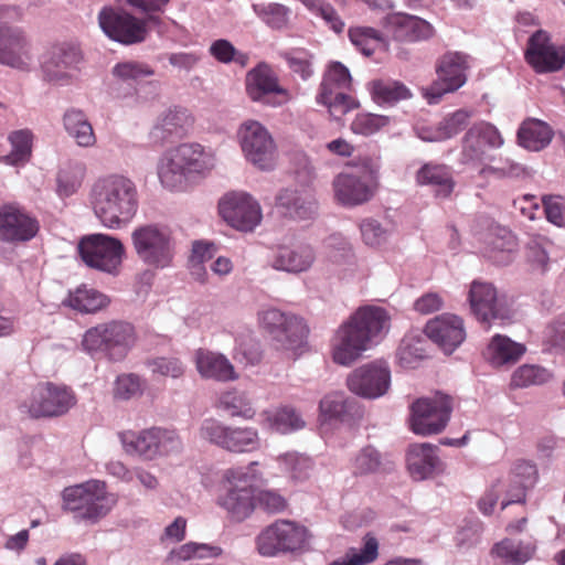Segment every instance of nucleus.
<instances>
[{
	"mask_svg": "<svg viewBox=\"0 0 565 565\" xmlns=\"http://www.w3.org/2000/svg\"><path fill=\"white\" fill-rule=\"evenodd\" d=\"M391 316L379 306H363L339 326L332 339V359L350 365L387 333Z\"/></svg>",
	"mask_w": 565,
	"mask_h": 565,
	"instance_id": "1",
	"label": "nucleus"
},
{
	"mask_svg": "<svg viewBox=\"0 0 565 565\" xmlns=\"http://www.w3.org/2000/svg\"><path fill=\"white\" fill-rule=\"evenodd\" d=\"M92 204L96 216L106 227L119 228L137 212L136 185L119 174L100 178L92 189Z\"/></svg>",
	"mask_w": 565,
	"mask_h": 565,
	"instance_id": "2",
	"label": "nucleus"
},
{
	"mask_svg": "<svg viewBox=\"0 0 565 565\" xmlns=\"http://www.w3.org/2000/svg\"><path fill=\"white\" fill-rule=\"evenodd\" d=\"M215 167V157L202 145L181 143L169 150L158 164L161 184L170 190H183L190 181L204 178Z\"/></svg>",
	"mask_w": 565,
	"mask_h": 565,
	"instance_id": "3",
	"label": "nucleus"
},
{
	"mask_svg": "<svg viewBox=\"0 0 565 565\" xmlns=\"http://www.w3.org/2000/svg\"><path fill=\"white\" fill-rule=\"evenodd\" d=\"M257 466V461H252L247 467H235L224 471L226 492L217 502L232 521L246 520L256 508L255 482L260 478V473L255 469Z\"/></svg>",
	"mask_w": 565,
	"mask_h": 565,
	"instance_id": "4",
	"label": "nucleus"
},
{
	"mask_svg": "<svg viewBox=\"0 0 565 565\" xmlns=\"http://www.w3.org/2000/svg\"><path fill=\"white\" fill-rule=\"evenodd\" d=\"M115 504V499L106 490V483L89 480L67 487L63 491V508L74 513L79 521L96 522L105 516Z\"/></svg>",
	"mask_w": 565,
	"mask_h": 565,
	"instance_id": "5",
	"label": "nucleus"
},
{
	"mask_svg": "<svg viewBox=\"0 0 565 565\" xmlns=\"http://www.w3.org/2000/svg\"><path fill=\"white\" fill-rule=\"evenodd\" d=\"M124 450L145 460L181 452L182 440L173 429L151 427L140 431L125 430L119 434Z\"/></svg>",
	"mask_w": 565,
	"mask_h": 565,
	"instance_id": "6",
	"label": "nucleus"
},
{
	"mask_svg": "<svg viewBox=\"0 0 565 565\" xmlns=\"http://www.w3.org/2000/svg\"><path fill=\"white\" fill-rule=\"evenodd\" d=\"M137 340L132 324L125 321H110L89 328L82 344L88 352H102L109 360L120 361L126 358Z\"/></svg>",
	"mask_w": 565,
	"mask_h": 565,
	"instance_id": "7",
	"label": "nucleus"
},
{
	"mask_svg": "<svg viewBox=\"0 0 565 565\" xmlns=\"http://www.w3.org/2000/svg\"><path fill=\"white\" fill-rule=\"evenodd\" d=\"M131 241L138 258L149 267L162 269L172 264L174 242L167 227L154 224L135 228Z\"/></svg>",
	"mask_w": 565,
	"mask_h": 565,
	"instance_id": "8",
	"label": "nucleus"
},
{
	"mask_svg": "<svg viewBox=\"0 0 565 565\" xmlns=\"http://www.w3.org/2000/svg\"><path fill=\"white\" fill-rule=\"evenodd\" d=\"M76 403V394L70 386L43 382L33 387L22 408L32 418H53L65 415Z\"/></svg>",
	"mask_w": 565,
	"mask_h": 565,
	"instance_id": "9",
	"label": "nucleus"
},
{
	"mask_svg": "<svg viewBox=\"0 0 565 565\" xmlns=\"http://www.w3.org/2000/svg\"><path fill=\"white\" fill-rule=\"evenodd\" d=\"M199 435L202 439L235 454L253 452L260 447V438L256 428L228 426L215 418L203 420Z\"/></svg>",
	"mask_w": 565,
	"mask_h": 565,
	"instance_id": "10",
	"label": "nucleus"
},
{
	"mask_svg": "<svg viewBox=\"0 0 565 565\" xmlns=\"http://www.w3.org/2000/svg\"><path fill=\"white\" fill-rule=\"evenodd\" d=\"M148 22L157 23L159 18L148 15L147 19H137L128 12L111 7L103 8L98 14V23L104 33L125 45L143 42L148 36Z\"/></svg>",
	"mask_w": 565,
	"mask_h": 565,
	"instance_id": "11",
	"label": "nucleus"
},
{
	"mask_svg": "<svg viewBox=\"0 0 565 565\" xmlns=\"http://www.w3.org/2000/svg\"><path fill=\"white\" fill-rule=\"evenodd\" d=\"M305 526L289 520H277L256 537V547L263 556L301 550L308 541Z\"/></svg>",
	"mask_w": 565,
	"mask_h": 565,
	"instance_id": "12",
	"label": "nucleus"
},
{
	"mask_svg": "<svg viewBox=\"0 0 565 565\" xmlns=\"http://www.w3.org/2000/svg\"><path fill=\"white\" fill-rule=\"evenodd\" d=\"M242 151L253 166L271 170L277 159L276 143L267 128L257 120H246L238 129Z\"/></svg>",
	"mask_w": 565,
	"mask_h": 565,
	"instance_id": "13",
	"label": "nucleus"
},
{
	"mask_svg": "<svg viewBox=\"0 0 565 565\" xmlns=\"http://www.w3.org/2000/svg\"><path fill=\"white\" fill-rule=\"evenodd\" d=\"M78 252L87 266L116 275L122 262L124 245L115 237L92 234L81 239Z\"/></svg>",
	"mask_w": 565,
	"mask_h": 565,
	"instance_id": "14",
	"label": "nucleus"
},
{
	"mask_svg": "<svg viewBox=\"0 0 565 565\" xmlns=\"http://www.w3.org/2000/svg\"><path fill=\"white\" fill-rule=\"evenodd\" d=\"M258 321L259 326L273 340L286 350L301 347L309 332L301 318L286 315L275 308L260 311L258 313Z\"/></svg>",
	"mask_w": 565,
	"mask_h": 565,
	"instance_id": "15",
	"label": "nucleus"
},
{
	"mask_svg": "<svg viewBox=\"0 0 565 565\" xmlns=\"http://www.w3.org/2000/svg\"><path fill=\"white\" fill-rule=\"evenodd\" d=\"M218 212L230 226L242 232L254 231L263 220L259 203L242 191L226 193L218 202Z\"/></svg>",
	"mask_w": 565,
	"mask_h": 565,
	"instance_id": "16",
	"label": "nucleus"
},
{
	"mask_svg": "<svg viewBox=\"0 0 565 565\" xmlns=\"http://www.w3.org/2000/svg\"><path fill=\"white\" fill-rule=\"evenodd\" d=\"M469 56L460 52H447L436 67L438 79L426 88L428 104H438L445 94L454 93L465 85Z\"/></svg>",
	"mask_w": 565,
	"mask_h": 565,
	"instance_id": "17",
	"label": "nucleus"
},
{
	"mask_svg": "<svg viewBox=\"0 0 565 565\" xmlns=\"http://www.w3.org/2000/svg\"><path fill=\"white\" fill-rule=\"evenodd\" d=\"M0 64L22 72L30 71L33 64L32 44L21 28L0 24Z\"/></svg>",
	"mask_w": 565,
	"mask_h": 565,
	"instance_id": "18",
	"label": "nucleus"
},
{
	"mask_svg": "<svg viewBox=\"0 0 565 565\" xmlns=\"http://www.w3.org/2000/svg\"><path fill=\"white\" fill-rule=\"evenodd\" d=\"M83 62L81 49L72 43L53 45L42 62V72L47 82L63 84L70 82Z\"/></svg>",
	"mask_w": 565,
	"mask_h": 565,
	"instance_id": "19",
	"label": "nucleus"
},
{
	"mask_svg": "<svg viewBox=\"0 0 565 565\" xmlns=\"http://www.w3.org/2000/svg\"><path fill=\"white\" fill-rule=\"evenodd\" d=\"M426 338L450 355L467 338L465 321L455 313L438 315L426 322Z\"/></svg>",
	"mask_w": 565,
	"mask_h": 565,
	"instance_id": "20",
	"label": "nucleus"
},
{
	"mask_svg": "<svg viewBox=\"0 0 565 565\" xmlns=\"http://www.w3.org/2000/svg\"><path fill=\"white\" fill-rule=\"evenodd\" d=\"M390 383V369L380 362H372L355 369L347 380L348 387L352 393L367 398L384 395Z\"/></svg>",
	"mask_w": 565,
	"mask_h": 565,
	"instance_id": "21",
	"label": "nucleus"
},
{
	"mask_svg": "<svg viewBox=\"0 0 565 565\" xmlns=\"http://www.w3.org/2000/svg\"><path fill=\"white\" fill-rule=\"evenodd\" d=\"M246 89L255 102L280 106L290 99L287 89L279 85L278 77L266 64H260L247 73Z\"/></svg>",
	"mask_w": 565,
	"mask_h": 565,
	"instance_id": "22",
	"label": "nucleus"
},
{
	"mask_svg": "<svg viewBox=\"0 0 565 565\" xmlns=\"http://www.w3.org/2000/svg\"><path fill=\"white\" fill-rule=\"evenodd\" d=\"M39 230V221L23 209L12 204L0 207V241L12 244L29 242Z\"/></svg>",
	"mask_w": 565,
	"mask_h": 565,
	"instance_id": "23",
	"label": "nucleus"
},
{
	"mask_svg": "<svg viewBox=\"0 0 565 565\" xmlns=\"http://www.w3.org/2000/svg\"><path fill=\"white\" fill-rule=\"evenodd\" d=\"M503 139L499 130L489 122L473 125L462 138L461 162L480 163L493 148H499Z\"/></svg>",
	"mask_w": 565,
	"mask_h": 565,
	"instance_id": "24",
	"label": "nucleus"
},
{
	"mask_svg": "<svg viewBox=\"0 0 565 565\" xmlns=\"http://www.w3.org/2000/svg\"><path fill=\"white\" fill-rule=\"evenodd\" d=\"M526 62L537 73L557 72L565 65V51L551 43L545 31H536L527 42Z\"/></svg>",
	"mask_w": 565,
	"mask_h": 565,
	"instance_id": "25",
	"label": "nucleus"
},
{
	"mask_svg": "<svg viewBox=\"0 0 565 565\" xmlns=\"http://www.w3.org/2000/svg\"><path fill=\"white\" fill-rule=\"evenodd\" d=\"M469 302L475 317L487 328L493 320H509V309L499 301L495 288L488 282L473 281L469 291Z\"/></svg>",
	"mask_w": 565,
	"mask_h": 565,
	"instance_id": "26",
	"label": "nucleus"
},
{
	"mask_svg": "<svg viewBox=\"0 0 565 565\" xmlns=\"http://www.w3.org/2000/svg\"><path fill=\"white\" fill-rule=\"evenodd\" d=\"M332 184L335 199L347 206L366 203L377 191L375 183H370L352 173L338 174Z\"/></svg>",
	"mask_w": 565,
	"mask_h": 565,
	"instance_id": "27",
	"label": "nucleus"
},
{
	"mask_svg": "<svg viewBox=\"0 0 565 565\" xmlns=\"http://www.w3.org/2000/svg\"><path fill=\"white\" fill-rule=\"evenodd\" d=\"M195 366L204 379L218 382H230L238 379L233 364L221 354L205 349H199L195 353Z\"/></svg>",
	"mask_w": 565,
	"mask_h": 565,
	"instance_id": "28",
	"label": "nucleus"
},
{
	"mask_svg": "<svg viewBox=\"0 0 565 565\" xmlns=\"http://www.w3.org/2000/svg\"><path fill=\"white\" fill-rule=\"evenodd\" d=\"M454 409V397L440 392H434L426 397V435L443 431Z\"/></svg>",
	"mask_w": 565,
	"mask_h": 565,
	"instance_id": "29",
	"label": "nucleus"
},
{
	"mask_svg": "<svg viewBox=\"0 0 565 565\" xmlns=\"http://www.w3.org/2000/svg\"><path fill=\"white\" fill-rule=\"evenodd\" d=\"M264 428L280 434H289L302 429L306 425L302 416L292 406H280L275 411H264L260 414Z\"/></svg>",
	"mask_w": 565,
	"mask_h": 565,
	"instance_id": "30",
	"label": "nucleus"
},
{
	"mask_svg": "<svg viewBox=\"0 0 565 565\" xmlns=\"http://www.w3.org/2000/svg\"><path fill=\"white\" fill-rule=\"evenodd\" d=\"M315 253L309 245L279 247L273 266L290 273L305 271L312 265Z\"/></svg>",
	"mask_w": 565,
	"mask_h": 565,
	"instance_id": "31",
	"label": "nucleus"
},
{
	"mask_svg": "<svg viewBox=\"0 0 565 565\" xmlns=\"http://www.w3.org/2000/svg\"><path fill=\"white\" fill-rule=\"evenodd\" d=\"M277 205L291 218L306 220L316 212V201L308 191L286 189L277 196Z\"/></svg>",
	"mask_w": 565,
	"mask_h": 565,
	"instance_id": "32",
	"label": "nucleus"
},
{
	"mask_svg": "<svg viewBox=\"0 0 565 565\" xmlns=\"http://www.w3.org/2000/svg\"><path fill=\"white\" fill-rule=\"evenodd\" d=\"M537 480L535 465L526 460H518L511 471L512 489L509 491L510 499L502 503V509L511 503L524 502L525 491L532 488Z\"/></svg>",
	"mask_w": 565,
	"mask_h": 565,
	"instance_id": "33",
	"label": "nucleus"
},
{
	"mask_svg": "<svg viewBox=\"0 0 565 565\" xmlns=\"http://www.w3.org/2000/svg\"><path fill=\"white\" fill-rule=\"evenodd\" d=\"M192 124L193 119L186 109H168L153 127L152 135L160 140L171 136L182 137Z\"/></svg>",
	"mask_w": 565,
	"mask_h": 565,
	"instance_id": "34",
	"label": "nucleus"
},
{
	"mask_svg": "<svg viewBox=\"0 0 565 565\" xmlns=\"http://www.w3.org/2000/svg\"><path fill=\"white\" fill-rule=\"evenodd\" d=\"M524 344L510 338L495 334L487 347L486 355L494 366L515 363L525 353Z\"/></svg>",
	"mask_w": 565,
	"mask_h": 565,
	"instance_id": "35",
	"label": "nucleus"
},
{
	"mask_svg": "<svg viewBox=\"0 0 565 565\" xmlns=\"http://www.w3.org/2000/svg\"><path fill=\"white\" fill-rule=\"evenodd\" d=\"M216 407L231 417L253 419L256 415L250 394L236 388L222 392L217 398Z\"/></svg>",
	"mask_w": 565,
	"mask_h": 565,
	"instance_id": "36",
	"label": "nucleus"
},
{
	"mask_svg": "<svg viewBox=\"0 0 565 565\" xmlns=\"http://www.w3.org/2000/svg\"><path fill=\"white\" fill-rule=\"evenodd\" d=\"M66 131L81 147H93L96 143L94 129L81 109L71 108L63 117Z\"/></svg>",
	"mask_w": 565,
	"mask_h": 565,
	"instance_id": "37",
	"label": "nucleus"
},
{
	"mask_svg": "<svg viewBox=\"0 0 565 565\" xmlns=\"http://www.w3.org/2000/svg\"><path fill=\"white\" fill-rule=\"evenodd\" d=\"M423 20L414 14L393 13L385 18V25L398 41H416L423 28Z\"/></svg>",
	"mask_w": 565,
	"mask_h": 565,
	"instance_id": "38",
	"label": "nucleus"
},
{
	"mask_svg": "<svg viewBox=\"0 0 565 565\" xmlns=\"http://www.w3.org/2000/svg\"><path fill=\"white\" fill-rule=\"evenodd\" d=\"M379 540L372 533H366L360 548H348L342 557L332 561L330 565H370L379 558Z\"/></svg>",
	"mask_w": 565,
	"mask_h": 565,
	"instance_id": "39",
	"label": "nucleus"
},
{
	"mask_svg": "<svg viewBox=\"0 0 565 565\" xmlns=\"http://www.w3.org/2000/svg\"><path fill=\"white\" fill-rule=\"evenodd\" d=\"M518 138L524 148L539 151L551 142L552 131L546 124L532 120L523 122L518 131Z\"/></svg>",
	"mask_w": 565,
	"mask_h": 565,
	"instance_id": "40",
	"label": "nucleus"
},
{
	"mask_svg": "<svg viewBox=\"0 0 565 565\" xmlns=\"http://www.w3.org/2000/svg\"><path fill=\"white\" fill-rule=\"evenodd\" d=\"M471 116L469 110H456L426 134V141H441L458 135L468 125Z\"/></svg>",
	"mask_w": 565,
	"mask_h": 565,
	"instance_id": "41",
	"label": "nucleus"
},
{
	"mask_svg": "<svg viewBox=\"0 0 565 565\" xmlns=\"http://www.w3.org/2000/svg\"><path fill=\"white\" fill-rule=\"evenodd\" d=\"M371 94L376 104L390 106L412 97L411 90L403 83L384 79L372 82Z\"/></svg>",
	"mask_w": 565,
	"mask_h": 565,
	"instance_id": "42",
	"label": "nucleus"
},
{
	"mask_svg": "<svg viewBox=\"0 0 565 565\" xmlns=\"http://www.w3.org/2000/svg\"><path fill=\"white\" fill-rule=\"evenodd\" d=\"M351 43L365 56H371L376 50L386 49L383 34L371 26H352L349 29Z\"/></svg>",
	"mask_w": 565,
	"mask_h": 565,
	"instance_id": "43",
	"label": "nucleus"
},
{
	"mask_svg": "<svg viewBox=\"0 0 565 565\" xmlns=\"http://www.w3.org/2000/svg\"><path fill=\"white\" fill-rule=\"evenodd\" d=\"M397 358L401 366L415 369L424 359V340L422 331L407 333L398 348Z\"/></svg>",
	"mask_w": 565,
	"mask_h": 565,
	"instance_id": "44",
	"label": "nucleus"
},
{
	"mask_svg": "<svg viewBox=\"0 0 565 565\" xmlns=\"http://www.w3.org/2000/svg\"><path fill=\"white\" fill-rule=\"evenodd\" d=\"M67 303L77 311L93 313L105 308L108 305V299L102 292L82 286L70 294Z\"/></svg>",
	"mask_w": 565,
	"mask_h": 565,
	"instance_id": "45",
	"label": "nucleus"
},
{
	"mask_svg": "<svg viewBox=\"0 0 565 565\" xmlns=\"http://www.w3.org/2000/svg\"><path fill=\"white\" fill-rule=\"evenodd\" d=\"M534 551L535 546L533 544L515 543L509 539H504L497 543L492 550L498 557L504 559L505 563L513 565L524 564L531 559Z\"/></svg>",
	"mask_w": 565,
	"mask_h": 565,
	"instance_id": "46",
	"label": "nucleus"
},
{
	"mask_svg": "<svg viewBox=\"0 0 565 565\" xmlns=\"http://www.w3.org/2000/svg\"><path fill=\"white\" fill-rule=\"evenodd\" d=\"M551 246L552 243L545 237L536 236L529 241L525 247V260L532 271L544 274L548 269Z\"/></svg>",
	"mask_w": 565,
	"mask_h": 565,
	"instance_id": "47",
	"label": "nucleus"
},
{
	"mask_svg": "<svg viewBox=\"0 0 565 565\" xmlns=\"http://www.w3.org/2000/svg\"><path fill=\"white\" fill-rule=\"evenodd\" d=\"M255 14L269 28L281 30L289 22L290 10L286 6L276 2H262L252 6Z\"/></svg>",
	"mask_w": 565,
	"mask_h": 565,
	"instance_id": "48",
	"label": "nucleus"
},
{
	"mask_svg": "<svg viewBox=\"0 0 565 565\" xmlns=\"http://www.w3.org/2000/svg\"><path fill=\"white\" fill-rule=\"evenodd\" d=\"M551 379L552 374L545 367L535 364H523L512 373L510 385L514 388H526L545 384Z\"/></svg>",
	"mask_w": 565,
	"mask_h": 565,
	"instance_id": "49",
	"label": "nucleus"
},
{
	"mask_svg": "<svg viewBox=\"0 0 565 565\" xmlns=\"http://www.w3.org/2000/svg\"><path fill=\"white\" fill-rule=\"evenodd\" d=\"M351 83L352 78L349 70L340 62H334L324 73L319 93H322L324 98L331 92L350 89Z\"/></svg>",
	"mask_w": 565,
	"mask_h": 565,
	"instance_id": "50",
	"label": "nucleus"
},
{
	"mask_svg": "<svg viewBox=\"0 0 565 565\" xmlns=\"http://www.w3.org/2000/svg\"><path fill=\"white\" fill-rule=\"evenodd\" d=\"M516 248V237L511 232L503 231L502 235L491 238L487 255L492 262L504 265L512 260V254Z\"/></svg>",
	"mask_w": 565,
	"mask_h": 565,
	"instance_id": "51",
	"label": "nucleus"
},
{
	"mask_svg": "<svg viewBox=\"0 0 565 565\" xmlns=\"http://www.w3.org/2000/svg\"><path fill=\"white\" fill-rule=\"evenodd\" d=\"M426 185L436 198H448L454 190L451 173L447 167L426 164Z\"/></svg>",
	"mask_w": 565,
	"mask_h": 565,
	"instance_id": "52",
	"label": "nucleus"
},
{
	"mask_svg": "<svg viewBox=\"0 0 565 565\" xmlns=\"http://www.w3.org/2000/svg\"><path fill=\"white\" fill-rule=\"evenodd\" d=\"M317 102L328 107L329 113L335 119H340L349 111L359 108V102L352 96L344 93V90L331 92L324 98L322 93L317 96Z\"/></svg>",
	"mask_w": 565,
	"mask_h": 565,
	"instance_id": "53",
	"label": "nucleus"
},
{
	"mask_svg": "<svg viewBox=\"0 0 565 565\" xmlns=\"http://www.w3.org/2000/svg\"><path fill=\"white\" fill-rule=\"evenodd\" d=\"M12 146L11 152L4 157V161L10 164L25 162L31 156L32 134L28 129L13 131L9 136Z\"/></svg>",
	"mask_w": 565,
	"mask_h": 565,
	"instance_id": "54",
	"label": "nucleus"
},
{
	"mask_svg": "<svg viewBox=\"0 0 565 565\" xmlns=\"http://www.w3.org/2000/svg\"><path fill=\"white\" fill-rule=\"evenodd\" d=\"M300 1L311 13L320 17L335 33H341L344 30L345 23L337 12L335 8L327 0Z\"/></svg>",
	"mask_w": 565,
	"mask_h": 565,
	"instance_id": "55",
	"label": "nucleus"
},
{
	"mask_svg": "<svg viewBox=\"0 0 565 565\" xmlns=\"http://www.w3.org/2000/svg\"><path fill=\"white\" fill-rule=\"evenodd\" d=\"M390 122L388 117L369 113L358 114L350 125L355 135L371 136L380 131Z\"/></svg>",
	"mask_w": 565,
	"mask_h": 565,
	"instance_id": "56",
	"label": "nucleus"
},
{
	"mask_svg": "<svg viewBox=\"0 0 565 565\" xmlns=\"http://www.w3.org/2000/svg\"><path fill=\"white\" fill-rule=\"evenodd\" d=\"M113 74L124 82H130L152 76L154 71L146 63L138 61H125L114 66Z\"/></svg>",
	"mask_w": 565,
	"mask_h": 565,
	"instance_id": "57",
	"label": "nucleus"
},
{
	"mask_svg": "<svg viewBox=\"0 0 565 565\" xmlns=\"http://www.w3.org/2000/svg\"><path fill=\"white\" fill-rule=\"evenodd\" d=\"M143 382L134 373L119 375L114 385V397L128 401L142 394Z\"/></svg>",
	"mask_w": 565,
	"mask_h": 565,
	"instance_id": "58",
	"label": "nucleus"
},
{
	"mask_svg": "<svg viewBox=\"0 0 565 565\" xmlns=\"http://www.w3.org/2000/svg\"><path fill=\"white\" fill-rule=\"evenodd\" d=\"M289 68L300 75L302 79H308L312 74L313 70L311 66L312 54L305 49H294L282 54Z\"/></svg>",
	"mask_w": 565,
	"mask_h": 565,
	"instance_id": "59",
	"label": "nucleus"
},
{
	"mask_svg": "<svg viewBox=\"0 0 565 565\" xmlns=\"http://www.w3.org/2000/svg\"><path fill=\"white\" fill-rule=\"evenodd\" d=\"M147 366L153 374L179 379L184 374L185 366L174 356H158L147 361Z\"/></svg>",
	"mask_w": 565,
	"mask_h": 565,
	"instance_id": "60",
	"label": "nucleus"
},
{
	"mask_svg": "<svg viewBox=\"0 0 565 565\" xmlns=\"http://www.w3.org/2000/svg\"><path fill=\"white\" fill-rule=\"evenodd\" d=\"M210 54L221 63H231L236 62L242 65H245L247 56L243 53H239L234 45L224 39H220L214 41L210 46Z\"/></svg>",
	"mask_w": 565,
	"mask_h": 565,
	"instance_id": "61",
	"label": "nucleus"
},
{
	"mask_svg": "<svg viewBox=\"0 0 565 565\" xmlns=\"http://www.w3.org/2000/svg\"><path fill=\"white\" fill-rule=\"evenodd\" d=\"M382 466L381 456L377 450L366 447L355 457L353 462L354 475H367L380 471Z\"/></svg>",
	"mask_w": 565,
	"mask_h": 565,
	"instance_id": "62",
	"label": "nucleus"
},
{
	"mask_svg": "<svg viewBox=\"0 0 565 565\" xmlns=\"http://www.w3.org/2000/svg\"><path fill=\"white\" fill-rule=\"evenodd\" d=\"M256 505L267 513H281L288 508L287 500L274 490L259 491L255 497Z\"/></svg>",
	"mask_w": 565,
	"mask_h": 565,
	"instance_id": "63",
	"label": "nucleus"
},
{
	"mask_svg": "<svg viewBox=\"0 0 565 565\" xmlns=\"http://www.w3.org/2000/svg\"><path fill=\"white\" fill-rule=\"evenodd\" d=\"M172 554L174 557H177L180 561H186L193 556L217 557L222 554V548L218 546H210L206 544H196V543L190 542V543H186V544L180 546L177 551H173Z\"/></svg>",
	"mask_w": 565,
	"mask_h": 565,
	"instance_id": "64",
	"label": "nucleus"
}]
</instances>
